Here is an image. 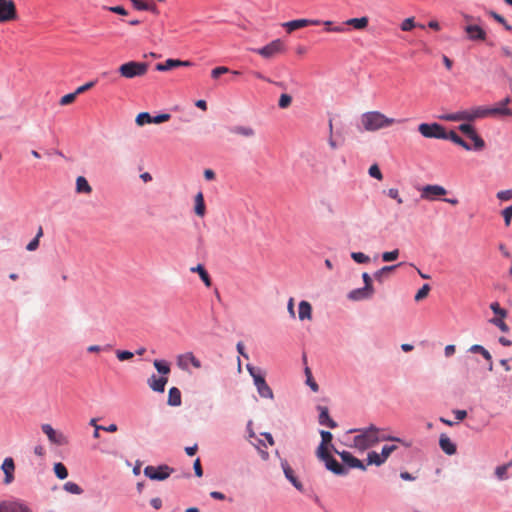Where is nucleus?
<instances>
[{
    "instance_id": "nucleus-55",
    "label": "nucleus",
    "mask_w": 512,
    "mask_h": 512,
    "mask_svg": "<svg viewBox=\"0 0 512 512\" xmlns=\"http://www.w3.org/2000/svg\"><path fill=\"white\" fill-rule=\"evenodd\" d=\"M397 450V446L392 444V445H384L381 449V455L382 457L385 459V461L388 459V457L395 451Z\"/></svg>"
},
{
    "instance_id": "nucleus-57",
    "label": "nucleus",
    "mask_w": 512,
    "mask_h": 512,
    "mask_svg": "<svg viewBox=\"0 0 512 512\" xmlns=\"http://www.w3.org/2000/svg\"><path fill=\"white\" fill-rule=\"evenodd\" d=\"M496 197L500 201H509L512 199V189L501 190L497 192Z\"/></svg>"
},
{
    "instance_id": "nucleus-48",
    "label": "nucleus",
    "mask_w": 512,
    "mask_h": 512,
    "mask_svg": "<svg viewBox=\"0 0 512 512\" xmlns=\"http://www.w3.org/2000/svg\"><path fill=\"white\" fill-rule=\"evenodd\" d=\"M133 3V6L135 9L139 11H148V10H155V7H152L151 5L145 3L143 0H130Z\"/></svg>"
},
{
    "instance_id": "nucleus-7",
    "label": "nucleus",
    "mask_w": 512,
    "mask_h": 512,
    "mask_svg": "<svg viewBox=\"0 0 512 512\" xmlns=\"http://www.w3.org/2000/svg\"><path fill=\"white\" fill-rule=\"evenodd\" d=\"M458 129L473 142V150L481 151L484 149L485 141L478 135L474 126L470 123H462L458 126Z\"/></svg>"
},
{
    "instance_id": "nucleus-32",
    "label": "nucleus",
    "mask_w": 512,
    "mask_h": 512,
    "mask_svg": "<svg viewBox=\"0 0 512 512\" xmlns=\"http://www.w3.org/2000/svg\"><path fill=\"white\" fill-rule=\"evenodd\" d=\"M181 392L177 387H172L169 389L168 394V405L177 407L181 405Z\"/></svg>"
},
{
    "instance_id": "nucleus-14",
    "label": "nucleus",
    "mask_w": 512,
    "mask_h": 512,
    "mask_svg": "<svg viewBox=\"0 0 512 512\" xmlns=\"http://www.w3.org/2000/svg\"><path fill=\"white\" fill-rule=\"evenodd\" d=\"M321 20L318 19H296L285 22L282 26L287 30L288 33L293 32L296 29L303 28L309 25H320Z\"/></svg>"
},
{
    "instance_id": "nucleus-24",
    "label": "nucleus",
    "mask_w": 512,
    "mask_h": 512,
    "mask_svg": "<svg viewBox=\"0 0 512 512\" xmlns=\"http://www.w3.org/2000/svg\"><path fill=\"white\" fill-rule=\"evenodd\" d=\"M465 31L468 34L470 40H485L486 32L478 25H467Z\"/></svg>"
},
{
    "instance_id": "nucleus-8",
    "label": "nucleus",
    "mask_w": 512,
    "mask_h": 512,
    "mask_svg": "<svg viewBox=\"0 0 512 512\" xmlns=\"http://www.w3.org/2000/svg\"><path fill=\"white\" fill-rule=\"evenodd\" d=\"M172 472H173V469L167 465H160V466L148 465L144 468L145 476L151 480H157V481H162V480L167 479L171 475Z\"/></svg>"
},
{
    "instance_id": "nucleus-34",
    "label": "nucleus",
    "mask_w": 512,
    "mask_h": 512,
    "mask_svg": "<svg viewBox=\"0 0 512 512\" xmlns=\"http://www.w3.org/2000/svg\"><path fill=\"white\" fill-rule=\"evenodd\" d=\"M77 193L89 194L92 191L90 184L84 176H78L76 179Z\"/></svg>"
},
{
    "instance_id": "nucleus-15",
    "label": "nucleus",
    "mask_w": 512,
    "mask_h": 512,
    "mask_svg": "<svg viewBox=\"0 0 512 512\" xmlns=\"http://www.w3.org/2000/svg\"><path fill=\"white\" fill-rule=\"evenodd\" d=\"M254 385L260 397L265 399H273L274 394L270 386L267 384L264 375L254 377Z\"/></svg>"
},
{
    "instance_id": "nucleus-22",
    "label": "nucleus",
    "mask_w": 512,
    "mask_h": 512,
    "mask_svg": "<svg viewBox=\"0 0 512 512\" xmlns=\"http://www.w3.org/2000/svg\"><path fill=\"white\" fill-rule=\"evenodd\" d=\"M439 446L447 455H454L457 451L456 444L444 433L439 437Z\"/></svg>"
},
{
    "instance_id": "nucleus-56",
    "label": "nucleus",
    "mask_w": 512,
    "mask_h": 512,
    "mask_svg": "<svg viewBox=\"0 0 512 512\" xmlns=\"http://www.w3.org/2000/svg\"><path fill=\"white\" fill-rule=\"evenodd\" d=\"M501 214H502V216L504 218L505 225L507 227L510 226L511 219H512V205H510V206L506 207L505 209H503Z\"/></svg>"
},
{
    "instance_id": "nucleus-58",
    "label": "nucleus",
    "mask_w": 512,
    "mask_h": 512,
    "mask_svg": "<svg viewBox=\"0 0 512 512\" xmlns=\"http://www.w3.org/2000/svg\"><path fill=\"white\" fill-rule=\"evenodd\" d=\"M414 27H416V24L414 22V19L413 18H406L402 23H401V30L402 31H410L412 30Z\"/></svg>"
},
{
    "instance_id": "nucleus-50",
    "label": "nucleus",
    "mask_w": 512,
    "mask_h": 512,
    "mask_svg": "<svg viewBox=\"0 0 512 512\" xmlns=\"http://www.w3.org/2000/svg\"><path fill=\"white\" fill-rule=\"evenodd\" d=\"M489 14L494 20H496L498 23L502 24L507 31H512V26L509 25L507 23V21L504 19V17H502L500 14H498L494 11H491Z\"/></svg>"
},
{
    "instance_id": "nucleus-25",
    "label": "nucleus",
    "mask_w": 512,
    "mask_h": 512,
    "mask_svg": "<svg viewBox=\"0 0 512 512\" xmlns=\"http://www.w3.org/2000/svg\"><path fill=\"white\" fill-rule=\"evenodd\" d=\"M319 424L322 426H327L328 428L334 429L337 427V423L330 418L329 411L327 407L319 406Z\"/></svg>"
},
{
    "instance_id": "nucleus-36",
    "label": "nucleus",
    "mask_w": 512,
    "mask_h": 512,
    "mask_svg": "<svg viewBox=\"0 0 512 512\" xmlns=\"http://www.w3.org/2000/svg\"><path fill=\"white\" fill-rule=\"evenodd\" d=\"M233 134L241 135L244 137H252L255 134V131L250 126H234L230 130Z\"/></svg>"
},
{
    "instance_id": "nucleus-9",
    "label": "nucleus",
    "mask_w": 512,
    "mask_h": 512,
    "mask_svg": "<svg viewBox=\"0 0 512 512\" xmlns=\"http://www.w3.org/2000/svg\"><path fill=\"white\" fill-rule=\"evenodd\" d=\"M177 367L182 371H189V366L199 369L202 367L201 361L193 354V352H185L177 355Z\"/></svg>"
},
{
    "instance_id": "nucleus-5",
    "label": "nucleus",
    "mask_w": 512,
    "mask_h": 512,
    "mask_svg": "<svg viewBox=\"0 0 512 512\" xmlns=\"http://www.w3.org/2000/svg\"><path fill=\"white\" fill-rule=\"evenodd\" d=\"M419 133L425 138L443 139L446 138V130L439 123H421L418 126Z\"/></svg>"
},
{
    "instance_id": "nucleus-11",
    "label": "nucleus",
    "mask_w": 512,
    "mask_h": 512,
    "mask_svg": "<svg viewBox=\"0 0 512 512\" xmlns=\"http://www.w3.org/2000/svg\"><path fill=\"white\" fill-rule=\"evenodd\" d=\"M41 429L52 444L64 446L69 443L68 437L60 431H56L50 424H42Z\"/></svg>"
},
{
    "instance_id": "nucleus-61",
    "label": "nucleus",
    "mask_w": 512,
    "mask_h": 512,
    "mask_svg": "<svg viewBox=\"0 0 512 512\" xmlns=\"http://www.w3.org/2000/svg\"><path fill=\"white\" fill-rule=\"evenodd\" d=\"M387 195L390 198L396 200L398 204H402L403 203V199L400 197L398 189H396V188L388 189Z\"/></svg>"
},
{
    "instance_id": "nucleus-27",
    "label": "nucleus",
    "mask_w": 512,
    "mask_h": 512,
    "mask_svg": "<svg viewBox=\"0 0 512 512\" xmlns=\"http://www.w3.org/2000/svg\"><path fill=\"white\" fill-rule=\"evenodd\" d=\"M298 318L301 321L312 318V306L308 301L302 300L298 306Z\"/></svg>"
},
{
    "instance_id": "nucleus-21",
    "label": "nucleus",
    "mask_w": 512,
    "mask_h": 512,
    "mask_svg": "<svg viewBox=\"0 0 512 512\" xmlns=\"http://www.w3.org/2000/svg\"><path fill=\"white\" fill-rule=\"evenodd\" d=\"M0 512H31V510L19 501H3L0 503Z\"/></svg>"
},
{
    "instance_id": "nucleus-1",
    "label": "nucleus",
    "mask_w": 512,
    "mask_h": 512,
    "mask_svg": "<svg viewBox=\"0 0 512 512\" xmlns=\"http://www.w3.org/2000/svg\"><path fill=\"white\" fill-rule=\"evenodd\" d=\"M403 122L402 119L389 118L379 111H369L361 115V124L366 131H377L390 127L395 123Z\"/></svg>"
},
{
    "instance_id": "nucleus-26",
    "label": "nucleus",
    "mask_w": 512,
    "mask_h": 512,
    "mask_svg": "<svg viewBox=\"0 0 512 512\" xmlns=\"http://www.w3.org/2000/svg\"><path fill=\"white\" fill-rule=\"evenodd\" d=\"M375 434L377 437V443L381 442V441H394V442H399V443L403 444L407 448L411 446L410 442H407L399 437L391 436V435L387 434L384 430H382L378 427H377V433H375Z\"/></svg>"
},
{
    "instance_id": "nucleus-6",
    "label": "nucleus",
    "mask_w": 512,
    "mask_h": 512,
    "mask_svg": "<svg viewBox=\"0 0 512 512\" xmlns=\"http://www.w3.org/2000/svg\"><path fill=\"white\" fill-rule=\"evenodd\" d=\"M317 457L324 462L327 470L338 476H345L348 474V468L340 464L329 452L317 455Z\"/></svg>"
},
{
    "instance_id": "nucleus-29",
    "label": "nucleus",
    "mask_w": 512,
    "mask_h": 512,
    "mask_svg": "<svg viewBox=\"0 0 512 512\" xmlns=\"http://www.w3.org/2000/svg\"><path fill=\"white\" fill-rule=\"evenodd\" d=\"M320 435H321L322 440H321L320 445L317 448L316 455L321 454V448H322V453L328 452V444H330V442L332 441V438H333L332 433L329 431H326V430H321Z\"/></svg>"
},
{
    "instance_id": "nucleus-51",
    "label": "nucleus",
    "mask_w": 512,
    "mask_h": 512,
    "mask_svg": "<svg viewBox=\"0 0 512 512\" xmlns=\"http://www.w3.org/2000/svg\"><path fill=\"white\" fill-rule=\"evenodd\" d=\"M399 256V250L394 249L392 251L384 252L382 253V260L385 262H391L398 258Z\"/></svg>"
},
{
    "instance_id": "nucleus-54",
    "label": "nucleus",
    "mask_w": 512,
    "mask_h": 512,
    "mask_svg": "<svg viewBox=\"0 0 512 512\" xmlns=\"http://www.w3.org/2000/svg\"><path fill=\"white\" fill-rule=\"evenodd\" d=\"M230 72V69L228 67H225V66H219V67H216L214 69H212L211 71V77L213 79H217L218 77H220L221 75L223 74H226V73H229Z\"/></svg>"
},
{
    "instance_id": "nucleus-39",
    "label": "nucleus",
    "mask_w": 512,
    "mask_h": 512,
    "mask_svg": "<svg viewBox=\"0 0 512 512\" xmlns=\"http://www.w3.org/2000/svg\"><path fill=\"white\" fill-rule=\"evenodd\" d=\"M400 265H401V263L396 264V265H391V266H384L374 273V278L376 280H378L379 282H381L384 277H386L391 271H393Z\"/></svg>"
},
{
    "instance_id": "nucleus-35",
    "label": "nucleus",
    "mask_w": 512,
    "mask_h": 512,
    "mask_svg": "<svg viewBox=\"0 0 512 512\" xmlns=\"http://www.w3.org/2000/svg\"><path fill=\"white\" fill-rule=\"evenodd\" d=\"M385 463V459L382 457L381 453H377L376 451H371L367 454V464L381 466Z\"/></svg>"
},
{
    "instance_id": "nucleus-38",
    "label": "nucleus",
    "mask_w": 512,
    "mask_h": 512,
    "mask_svg": "<svg viewBox=\"0 0 512 512\" xmlns=\"http://www.w3.org/2000/svg\"><path fill=\"white\" fill-rule=\"evenodd\" d=\"M512 466V462L497 466L495 469V476L499 480H506L510 477L508 474V469Z\"/></svg>"
},
{
    "instance_id": "nucleus-10",
    "label": "nucleus",
    "mask_w": 512,
    "mask_h": 512,
    "mask_svg": "<svg viewBox=\"0 0 512 512\" xmlns=\"http://www.w3.org/2000/svg\"><path fill=\"white\" fill-rule=\"evenodd\" d=\"M420 197L421 199L428 200V201H434L440 196H444L447 194V190L438 184H428L423 186L420 189Z\"/></svg>"
},
{
    "instance_id": "nucleus-12",
    "label": "nucleus",
    "mask_w": 512,
    "mask_h": 512,
    "mask_svg": "<svg viewBox=\"0 0 512 512\" xmlns=\"http://www.w3.org/2000/svg\"><path fill=\"white\" fill-rule=\"evenodd\" d=\"M334 452L340 456L341 460L343 461L346 468L349 469H360L362 471H365L366 465L363 464L361 460L354 457L349 451L343 450L339 451L337 449H334Z\"/></svg>"
},
{
    "instance_id": "nucleus-31",
    "label": "nucleus",
    "mask_w": 512,
    "mask_h": 512,
    "mask_svg": "<svg viewBox=\"0 0 512 512\" xmlns=\"http://www.w3.org/2000/svg\"><path fill=\"white\" fill-rule=\"evenodd\" d=\"M190 271L192 273H198L199 277L201 278V280L203 281V283L205 284L206 287H210L211 286V284H212L211 283V278H210L208 272L206 271V269L204 268V266L202 264H198L195 267H191Z\"/></svg>"
},
{
    "instance_id": "nucleus-18",
    "label": "nucleus",
    "mask_w": 512,
    "mask_h": 512,
    "mask_svg": "<svg viewBox=\"0 0 512 512\" xmlns=\"http://www.w3.org/2000/svg\"><path fill=\"white\" fill-rule=\"evenodd\" d=\"M281 467L283 469V473L285 475V478L300 492H303L304 487L303 484L298 480V478L295 476L293 469L288 464L287 460L282 459L281 460Z\"/></svg>"
},
{
    "instance_id": "nucleus-23",
    "label": "nucleus",
    "mask_w": 512,
    "mask_h": 512,
    "mask_svg": "<svg viewBox=\"0 0 512 512\" xmlns=\"http://www.w3.org/2000/svg\"><path fill=\"white\" fill-rule=\"evenodd\" d=\"M167 382H168L167 377H164V376L157 377L155 374H153L150 378H148V381H147L149 387L153 391L159 392V393L164 392L165 385L167 384Z\"/></svg>"
},
{
    "instance_id": "nucleus-45",
    "label": "nucleus",
    "mask_w": 512,
    "mask_h": 512,
    "mask_svg": "<svg viewBox=\"0 0 512 512\" xmlns=\"http://www.w3.org/2000/svg\"><path fill=\"white\" fill-rule=\"evenodd\" d=\"M136 123L139 126L152 123V116L148 112H141L136 117Z\"/></svg>"
},
{
    "instance_id": "nucleus-60",
    "label": "nucleus",
    "mask_w": 512,
    "mask_h": 512,
    "mask_svg": "<svg viewBox=\"0 0 512 512\" xmlns=\"http://www.w3.org/2000/svg\"><path fill=\"white\" fill-rule=\"evenodd\" d=\"M116 356L120 361H125L131 359L134 356V354L127 350H117Z\"/></svg>"
},
{
    "instance_id": "nucleus-64",
    "label": "nucleus",
    "mask_w": 512,
    "mask_h": 512,
    "mask_svg": "<svg viewBox=\"0 0 512 512\" xmlns=\"http://www.w3.org/2000/svg\"><path fill=\"white\" fill-rule=\"evenodd\" d=\"M193 469H194V472H195V475L197 477H202L203 476V469H202V466H201V462H200V459L197 458L194 463H193Z\"/></svg>"
},
{
    "instance_id": "nucleus-33",
    "label": "nucleus",
    "mask_w": 512,
    "mask_h": 512,
    "mask_svg": "<svg viewBox=\"0 0 512 512\" xmlns=\"http://www.w3.org/2000/svg\"><path fill=\"white\" fill-rule=\"evenodd\" d=\"M180 64H181L180 60H178V59H167L163 63H157L155 66V69L157 71L164 72V71H168L173 68H176V67H180Z\"/></svg>"
},
{
    "instance_id": "nucleus-44",
    "label": "nucleus",
    "mask_w": 512,
    "mask_h": 512,
    "mask_svg": "<svg viewBox=\"0 0 512 512\" xmlns=\"http://www.w3.org/2000/svg\"><path fill=\"white\" fill-rule=\"evenodd\" d=\"M54 472H55V475L60 479V480H64L68 477V470L67 468L65 467L64 464L62 463H56L54 465Z\"/></svg>"
},
{
    "instance_id": "nucleus-17",
    "label": "nucleus",
    "mask_w": 512,
    "mask_h": 512,
    "mask_svg": "<svg viewBox=\"0 0 512 512\" xmlns=\"http://www.w3.org/2000/svg\"><path fill=\"white\" fill-rule=\"evenodd\" d=\"M1 470L4 473L3 483L5 485L11 484L15 479V477H14L15 463H14V460L12 457H6L3 460L2 465H1Z\"/></svg>"
},
{
    "instance_id": "nucleus-49",
    "label": "nucleus",
    "mask_w": 512,
    "mask_h": 512,
    "mask_svg": "<svg viewBox=\"0 0 512 512\" xmlns=\"http://www.w3.org/2000/svg\"><path fill=\"white\" fill-rule=\"evenodd\" d=\"M351 258L359 264H365L370 261L369 256H367L366 254H364L362 252H352Z\"/></svg>"
},
{
    "instance_id": "nucleus-40",
    "label": "nucleus",
    "mask_w": 512,
    "mask_h": 512,
    "mask_svg": "<svg viewBox=\"0 0 512 512\" xmlns=\"http://www.w3.org/2000/svg\"><path fill=\"white\" fill-rule=\"evenodd\" d=\"M153 365L158 373L162 375H168L171 371L169 363L165 360L156 359L154 360Z\"/></svg>"
},
{
    "instance_id": "nucleus-53",
    "label": "nucleus",
    "mask_w": 512,
    "mask_h": 512,
    "mask_svg": "<svg viewBox=\"0 0 512 512\" xmlns=\"http://www.w3.org/2000/svg\"><path fill=\"white\" fill-rule=\"evenodd\" d=\"M292 97L286 93L281 94L278 105L281 109H285L290 106Z\"/></svg>"
},
{
    "instance_id": "nucleus-62",
    "label": "nucleus",
    "mask_w": 512,
    "mask_h": 512,
    "mask_svg": "<svg viewBox=\"0 0 512 512\" xmlns=\"http://www.w3.org/2000/svg\"><path fill=\"white\" fill-rule=\"evenodd\" d=\"M170 117H171L170 114H167V113L158 114L156 116H152V123L160 124L165 121H168L170 119Z\"/></svg>"
},
{
    "instance_id": "nucleus-3",
    "label": "nucleus",
    "mask_w": 512,
    "mask_h": 512,
    "mask_svg": "<svg viewBox=\"0 0 512 512\" xmlns=\"http://www.w3.org/2000/svg\"><path fill=\"white\" fill-rule=\"evenodd\" d=\"M147 70L148 63L137 61L126 62L122 64L118 69L120 75L127 79L141 77L147 73Z\"/></svg>"
},
{
    "instance_id": "nucleus-37",
    "label": "nucleus",
    "mask_w": 512,
    "mask_h": 512,
    "mask_svg": "<svg viewBox=\"0 0 512 512\" xmlns=\"http://www.w3.org/2000/svg\"><path fill=\"white\" fill-rule=\"evenodd\" d=\"M195 213L198 216H204L205 215V203H204V197L202 192H198L195 196Z\"/></svg>"
},
{
    "instance_id": "nucleus-2",
    "label": "nucleus",
    "mask_w": 512,
    "mask_h": 512,
    "mask_svg": "<svg viewBox=\"0 0 512 512\" xmlns=\"http://www.w3.org/2000/svg\"><path fill=\"white\" fill-rule=\"evenodd\" d=\"M350 432H359V434L353 438L352 447L361 452L377 444V437L375 434L377 433V427L375 425H370L369 427L362 429H354Z\"/></svg>"
},
{
    "instance_id": "nucleus-30",
    "label": "nucleus",
    "mask_w": 512,
    "mask_h": 512,
    "mask_svg": "<svg viewBox=\"0 0 512 512\" xmlns=\"http://www.w3.org/2000/svg\"><path fill=\"white\" fill-rule=\"evenodd\" d=\"M369 19L368 17H360V18H350L345 21V24L353 27L356 30H363L368 26Z\"/></svg>"
},
{
    "instance_id": "nucleus-42",
    "label": "nucleus",
    "mask_w": 512,
    "mask_h": 512,
    "mask_svg": "<svg viewBox=\"0 0 512 512\" xmlns=\"http://www.w3.org/2000/svg\"><path fill=\"white\" fill-rule=\"evenodd\" d=\"M43 236V229L40 226L35 237L27 244L26 249L30 252L35 251L39 247V240Z\"/></svg>"
},
{
    "instance_id": "nucleus-43",
    "label": "nucleus",
    "mask_w": 512,
    "mask_h": 512,
    "mask_svg": "<svg viewBox=\"0 0 512 512\" xmlns=\"http://www.w3.org/2000/svg\"><path fill=\"white\" fill-rule=\"evenodd\" d=\"M63 489L66 492L75 494V495H80L83 492V489L77 483H74V482H66L63 485Z\"/></svg>"
},
{
    "instance_id": "nucleus-46",
    "label": "nucleus",
    "mask_w": 512,
    "mask_h": 512,
    "mask_svg": "<svg viewBox=\"0 0 512 512\" xmlns=\"http://www.w3.org/2000/svg\"><path fill=\"white\" fill-rule=\"evenodd\" d=\"M490 309L494 312V314L498 318H506L507 317V311L500 306L498 302H492L490 304Z\"/></svg>"
},
{
    "instance_id": "nucleus-20",
    "label": "nucleus",
    "mask_w": 512,
    "mask_h": 512,
    "mask_svg": "<svg viewBox=\"0 0 512 512\" xmlns=\"http://www.w3.org/2000/svg\"><path fill=\"white\" fill-rule=\"evenodd\" d=\"M374 292H375L374 289H369V288L363 286L361 288H356V289L351 290L347 294V298L351 301H362V300L370 299L373 296Z\"/></svg>"
},
{
    "instance_id": "nucleus-41",
    "label": "nucleus",
    "mask_w": 512,
    "mask_h": 512,
    "mask_svg": "<svg viewBox=\"0 0 512 512\" xmlns=\"http://www.w3.org/2000/svg\"><path fill=\"white\" fill-rule=\"evenodd\" d=\"M469 351L471 353H479L480 356H483V358L486 360V361H490L491 360V354L490 352L485 348L483 347L482 345H479V344H474L472 345L470 348H469Z\"/></svg>"
},
{
    "instance_id": "nucleus-13",
    "label": "nucleus",
    "mask_w": 512,
    "mask_h": 512,
    "mask_svg": "<svg viewBox=\"0 0 512 512\" xmlns=\"http://www.w3.org/2000/svg\"><path fill=\"white\" fill-rule=\"evenodd\" d=\"M17 18L15 4L12 0H0V22H8Z\"/></svg>"
},
{
    "instance_id": "nucleus-47",
    "label": "nucleus",
    "mask_w": 512,
    "mask_h": 512,
    "mask_svg": "<svg viewBox=\"0 0 512 512\" xmlns=\"http://www.w3.org/2000/svg\"><path fill=\"white\" fill-rule=\"evenodd\" d=\"M504 318L494 317L489 320L491 324L498 327L502 332H509V326L504 322Z\"/></svg>"
},
{
    "instance_id": "nucleus-19",
    "label": "nucleus",
    "mask_w": 512,
    "mask_h": 512,
    "mask_svg": "<svg viewBox=\"0 0 512 512\" xmlns=\"http://www.w3.org/2000/svg\"><path fill=\"white\" fill-rule=\"evenodd\" d=\"M467 122H473L477 119H483L491 116L490 107L476 106L466 109Z\"/></svg>"
},
{
    "instance_id": "nucleus-63",
    "label": "nucleus",
    "mask_w": 512,
    "mask_h": 512,
    "mask_svg": "<svg viewBox=\"0 0 512 512\" xmlns=\"http://www.w3.org/2000/svg\"><path fill=\"white\" fill-rule=\"evenodd\" d=\"M76 93L73 92V93H69V94H66L64 95L61 99H60V104L61 105H68L70 103H72L75 98H76Z\"/></svg>"
},
{
    "instance_id": "nucleus-28",
    "label": "nucleus",
    "mask_w": 512,
    "mask_h": 512,
    "mask_svg": "<svg viewBox=\"0 0 512 512\" xmlns=\"http://www.w3.org/2000/svg\"><path fill=\"white\" fill-rule=\"evenodd\" d=\"M443 140H450L454 144L461 146L463 149L470 151L473 150V146L469 145L465 140H463L455 131L451 130L449 132L446 131V138Z\"/></svg>"
},
{
    "instance_id": "nucleus-59",
    "label": "nucleus",
    "mask_w": 512,
    "mask_h": 512,
    "mask_svg": "<svg viewBox=\"0 0 512 512\" xmlns=\"http://www.w3.org/2000/svg\"><path fill=\"white\" fill-rule=\"evenodd\" d=\"M368 173L371 177L376 178L378 180H381L383 178V175L376 164L370 166Z\"/></svg>"
},
{
    "instance_id": "nucleus-4",
    "label": "nucleus",
    "mask_w": 512,
    "mask_h": 512,
    "mask_svg": "<svg viewBox=\"0 0 512 512\" xmlns=\"http://www.w3.org/2000/svg\"><path fill=\"white\" fill-rule=\"evenodd\" d=\"M287 47L281 39H275L267 45L254 49L253 51L265 59H270L278 54L284 53Z\"/></svg>"
},
{
    "instance_id": "nucleus-16",
    "label": "nucleus",
    "mask_w": 512,
    "mask_h": 512,
    "mask_svg": "<svg viewBox=\"0 0 512 512\" xmlns=\"http://www.w3.org/2000/svg\"><path fill=\"white\" fill-rule=\"evenodd\" d=\"M510 103L511 98L507 96L499 101L495 107H490L491 116L512 117V109L508 107Z\"/></svg>"
},
{
    "instance_id": "nucleus-52",
    "label": "nucleus",
    "mask_w": 512,
    "mask_h": 512,
    "mask_svg": "<svg viewBox=\"0 0 512 512\" xmlns=\"http://www.w3.org/2000/svg\"><path fill=\"white\" fill-rule=\"evenodd\" d=\"M429 291H430V285L424 284L416 293L415 301H420V300L424 299L428 295Z\"/></svg>"
}]
</instances>
